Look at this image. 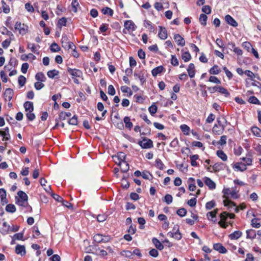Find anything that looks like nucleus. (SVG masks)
I'll return each instance as SVG.
<instances>
[{"label": "nucleus", "mask_w": 261, "mask_h": 261, "mask_svg": "<svg viewBox=\"0 0 261 261\" xmlns=\"http://www.w3.org/2000/svg\"><path fill=\"white\" fill-rule=\"evenodd\" d=\"M17 195L19 198L15 197L16 203L21 206H26L25 202L27 203L28 200V195L22 191H19L17 192Z\"/></svg>", "instance_id": "f257e3e1"}, {"label": "nucleus", "mask_w": 261, "mask_h": 261, "mask_svg": "<svg viewBox=\"0 0 261 261\" xmlns=\"http://www.w3.org/2000/svg\"><path fill=\"white\" fill-rule=\"evenodd\" d=\"M61 43L62 47L66 49H72L73 47H75V45L72 42L69 41L68 38L66 35L62 36Z\"/></svg>", "instance_id": "f03ea898"}, {"label": "nucleus", "mask_w": 261, "mask_h": 261, "mask_svg": "<svg viewBox=\"0 0 261 261\" xmlns=\"http://www.w3.org/2000/svg\"><path fill=\"white\" fill-rule=\"evenodd\" d=\"M138 144L142 148L144 149L150 148L153 146L152 141L146 138H143L142 141L138 142Z\"/></svg>", "instance_id": "7ed1b4c3"}, {"label": "nucleus", "mask_w": 261, "mask_h": 261, "mask_svg": "<svg viewBox=\"0 0 261 261\" xmlns=\"http://www.w3.org/2000/svg\"><path fill=\"white\" fill-rule=\"evenodd\" d=\"M222 192L224 194L223 197L226 199H227L229 195H230L233 199H237L239 197V195L235 191H231L229 188H224Z\"/></svg>", "instance_id": "20e7f679"}, {"label": "nucleus", "mask_w": 261, "mask_h": 261, "mask_svg": "<svg viewBox=\"0 0 261 261\" xmlns=\"http://www.w3.org/2000/svg\"><path fill=\"white\" fill-rule=\"evenodd\" d=\"M67 70L68 72L71 75L72 79H74L75 77H81L83 76V72L80 69L67 67Z\"/></svg>", "instance_id": "39448f33"}, {"label": "nucleus", "mask_w": 261, "mask_h": 261, "mask_svg": "<svg viewBox=\"0 0 261 261\" xmlns=\"http://www.w3.org/2000/svg\"><path fill=\"white\" fill-rule=\"evenodd\" d=\"M15 29L18 30L20 34L23 35L27 32L28 27L24 23H21L19 21H17L15 24Z\"/></svg>", "instance_id": "423d86ee"}, {"label": "nucleus", "mask_w": 261, "mask_h": 261, "mask_svg": "<svg viewBox=\"0 0 261 261\" xmlns=\"http://www.w3.org/2000/svg\"><path fill=\"white\" fill-rule=\"evenodd\" d=\"M224 205L225 206H228L229 208H232L233 207H234V211L236 213H238L239 211V208L237 206L236 204L228 199H225L223 201Z\"/></svg>", "instance_id": "0eeeda50"}, {"label": "nucleus", "mask_w": 261, "mask_h": 261, "mask_svg": "<svg viewBox=\"0 0 261 261\" xmlns=\"http://www.w3.org/2000/svg\"><path fill=\"white\" fill-rule=\"evenodd\" d=\"M224 205L225 206H228L229 208H232L233 207H234V211L236 213H238L239 211V208L237 206L236 204L228 199H225L223 201Z\"/></svg>", "instance_id": "6e6552de"}, {"label": "nucleus", "mask_w": 261, "mask_h": 261, "mask_svg": "<svg viewBox=\"0 0 261 261\" xmlns=\"http://www.w3.org/2000/svg\"><path fill=\"white\" fill-rule=\"evenodd\" d=\"M124 26L125 28L129 31H135L136 29V26L135 25V23L133 21L130 20H126L124 22Z\"/></svg>", "instance_id": "1a4fd4ad"}, {"label": "nucleus", "mask_w": 261, "mask_h": 261, "mask_svg": "<svg viewBox=\"0 0 261 261\" xmlns=\"http://www.w3.org/2000/svg\"><path fill=\"white\" fill-rule=\"evenodd\" d=\"M10 230V225H9L6 222L3 223V226L0 227V232L3 235H6L9 233Z\"/></svg>", "instance_id": "9d476101"}, {"label": "nucleus", "mask_w": 261, "mask_h": 261, "mask_svg": "<svg viewBox=\"0 0 261 261\" xmlns=\"http://www.w3.org/2000/svg\"><path fill=\"white\" fill-rule=\"evenodd\" d=\"M160 31L158 34L159 37L162 39L165 40L166 39L167 37V31L165 27L159 26Z\"/></svg>", "instance_id": "9b49d317"}, {"label": "nucleus", "mask_w": 261, "mask_h": 261, "mask_svg": "<svg viewBox=\"0 0 261 261\" xmlns=\"http://www.w3.org/2000/svg\"><path fill=\"white\" fill-rule=\"evenodd\" d=\"M247 233V238L253 239L255 238V237L256 236V234H257L258 236L261 235V232H260V230H258L257 232L256 233V231L254 229H249L247 230L246 231Z\"/></svg>", "instance_id": "f8f14e48"}, {"label": "nucleus", "mask_w": 261, "mask_h": 261, "mask_svg": "<svg viewBox=\"0 0 261 261\" xmlns=\"http://www.w3.org/2000/svg\"><path fill=\"white\" fill-rule=\"evenodd\" d=\"M213 248L221 253H226L227 251V249L221 243L214 244Z\"/></svg>", "instance_id": "ddd939ff"}, {"label": "nucleus", "mask_w": 261, "mask_h": 261, "mask_svg": "<svg viewBox=\"0 0 261 261\" xmlns=\"http://www.w3.org/2000/svg\"><path fill=\"white\" fill-rule=\"evenodd\" d=\"M225 20L229 25L236 27L238 26V22L230 15H226L225 16Z\"/></svg>", "instance_id": "4468645a"}, {"label": "nucleus", "mask_w": 261, "mask_h": 261, "mask_svg": "<svg viewBox=\"0 0 261 261\" xmlns=\"http://www.w3.org/2000/svg\"><path fill=\"white\" fill-rule=\"evenodd\" d=\"M174 39L178 45L184 46L185 45V40L179 34H176L174 35Z\"/></svg>", "instance_id": "2eb2a0df"}, {"label": "nucleus", "mask_w": 261, "mask_h": 261, "mask_svg": "<svg viewBox=\"0 0 261 261\" xmlns=\"http://www.w3.org/2000/svg\"><path fill=\"white\" fill-rule=\"evenodd\" d=\"M224 129V126L221 125V126H219L217 124H215L213 128V133L215 135H220L223 133Z\"/></svg>", "instance_id": "dca6fc26"}, {"label": "nucleus", "mask_w": 261, "mask_h": 261, "mask_svg": "<svg viewBox=\"0 0 261 261\" xmlns=\"http://www.w3.org/2000/svg\"><path fill=\"white\" fill-rule=\"evenodd\" d=\"M13 91L11 88H7L4 93V98L6 100L10 101L13 96Z\"/></svg>", "instance_id": "f3484780"}, {"label": "nucleus", "mask_w": 261, "mask_h": 261, "mask_svg": "<svg viewBox=\"0 0 261 261\" xmlns=\"http://www.w3.org/2000/svg\"><path fill=\"white\" fill-rule=\"evenodd\" d=\"M15 252L17 254L23 256L26 253L25 246L23 245H17L15 247Z\"/></svg>", "instance_id": "a211bd4d"}, {"label": "nucleus", "mask_w": 261, "mask_h": 261, "mask_svg": "<svg viewBox=\"0 0 261 261\" xmlns=\"http://www.w3.org/2000/svg\"><path fill=\"white\" fill-rule=\"evenodd\" d=\"M204 182L210 189L213 190L216 188V184L210 178L205 177L204 178Z\"/></svg>", "instance_id": "6ab92c4d"}, {"label": "nucleus", "mask_w": 261, "mask_h": 261, "mask_svg": "<svg viewBox=\"0 0 261 261\" xmlns=\"http://www.w3.org/2000/svg\"><path fill=\"white\" fill-rule=\"evenodd\" d=\"M168 235L170 237L175 238L177 240H180L182 238L181 234L178 228H177L176 231L173 232H169Z\"/></svg>", "instance_id": "aec40b11"}, {"label": "nucleus", "mask_w": 261, "mask_h": 261, "mask_svg": "<svg viewBox=\"0 0 261 261\" xmlns=\"http://www.w3.org/2000/svg\"><path fill=\"white\" fill-rule=\"evenodd\" d=\"M144 71H141L139 73L137 72L134 73V76L136 78H138L140 80L142 85H143L146 82V79L144 76Z\"/></svg>", "instance_id": "412c9836"}, {"label": "nucleus", "mask_w": 261, "mask_h": 261, "mask_svg": "<svg viewBox=\"0 0 261 261\" xmlns=\"http://www.w3.org/2000/svg\"><path fill=\"white\" fill-rule=\"evenodd\" d=\"M66 117L63 112H61L59 115V118L55 119L56 124L53 127V129H56L59 126V121L64 120Z\"/></svg>", "instance_id": "4be33fe9"}, {"label": "nucleus", "mask_w": 261, "mask_h": 261, "mask_svg": "<svg viewBox=\"0 0 261 261\" xmlns=\"http://www.w3.org/2000/svg\"><path fill=\"white\" fill-rule=\"evenodd\" d=\"M118 165L120 166L121 171L122 172H126L129 170V164L126 161H120Z\"/></svg>", "instance_id": "5701e85b"}, {"label": "nucleus", "mask_w": 261, "mask_h": 261, "mask_svg": "<svg viewBox=\"0 0 261 261\" xmlns=\"http://www.w3.org/2000/svg\"><path fill=\"white\" fill-rule=\"evenodd\" d=\"M187 71L189 74V76L191 77H194L195 74V66L193 63H190L189 65L188 68L187 69Z\"/></svg>", "instance_id": "b1692460"}, {"label": "nucleus", "mask_w": 261, "mask_h": 261, "mask_svg": "<svg viewBox=\"0 0 261 261\" xmlns=\"http://www.w3.org/2000/svg\"><path fill=\"white\" fill-rule=\"evenodd\" d=\"M188 184L189 185V190L191 191H194L196 190V187L195 184V179L193 177H190L188 180Z\"/></svg>", "instance_id": "393cba45"}, {"label": "nucleus", "mask_w": 261, "mask_h": 261, "mask_svg": "<svg viewBox=\"0 0 261 261\" xmlns=\"http://www.w3.org/2000/svg\"><path fill=\"white\" fill-rule=\"evenodd\" d=\"M165 70L163 66H159L153 68L151 71V73L153 76H156L158 74L162 73Z\"/></svg>", "instance_id": "a878e982"}, {"label": "nucleus", "mask_w": 261, "mask_h": 261, "mask_svg": "<svg viewBox=\"0 0 261 261\" xmlns=\"http://www.w3.org/2000/svg\"><path fill=\"white\" fill-rule=\"evenodd\" d=\"M152 242L155 247L159 250H162L164 249V245L156 238H153L152 239Z\"/></svg>", "instance_id": "bb28decb"}, {"label": "nucleus", "mask_w": 261, "mask_h": 261, "mask_svg": "<svg viewBox=\"0 0 261 261\" xmlns=\"http://www.w3.org/2000/svg\"><path fill=\"white\" fill-rule=\"evenodd\" d=\"M233 168H236L238 171H244L246 170V165L242 163H237L233 166Z\"/></svg>", "instance_id": "cd10ccee"}, {"label": "nucleus", "mask_w": 261, "mask_h": 261, "mask_svg": "<svg viewBox=\"0 0 261 261\" xmlns=\"http://www.w3.org/2000/svg\"><path fill=\"white\" fill-rule=\"evenodd\" d=\"M23 107L25 109V110L27 112L34 111V106L33 102L26 101L24 103Z\"/></svg>", "instance_id": "c85d7f7f"}, {"label": "nucleus", "mask_w": 261, "mask_h": 261, "mask_svg": "<svg viewBox=\"0 0 261 261\" xmlns=\"http://www.w3.org/2000/svg\"><path fill=\"white\" fill-rule=\"evenodd\" d=\"M144 26L145 28H148L149 29V31L150 32H155V29L154 26L152 24L151 22L147 20H145L144 21Z\"/></svg>", "instance_id": "c756f323"}, {"label": "nucleus", "mask_w": 261, "mask_h": 261, "mask_svg": "<svg viewBox=\"0 0 261 261\" xmlns=\"http://www.w3.org/2000/svg\"><path fill=\"white\" fill-rule=\"evenodd\" d=\"M71 7L72 11L74 13H76L78 11V9L81 10L78 0H72L71 2Z\"/></svg>", "instance_id": "7c9ffc66"}, {"label": "nucleus", "mask_w": 261, "mask_h": 261, "mask_svg": "<svg viewBox=\"0 0 261 261\" xmlns=\"http://www.w3.org/2000/svg\"><path fill=\"white\" fill-rule=\"evenodd\" d=\"M242 234L241 231L239 230L234 231L233 233H231L229 236V238L231 240H236L239 239Z\"/></svg>", "instance_id": "2f4dec72"}, {"label": "nucleus", "mask_w": 261, "mask_h": 261, "mask_svg": "<svg viewBox=\"0 0 261 261\" xmlns=\"http://www.w3.org/2000/svg\"><path fill=\"white\" fill-rule=\"evenodd\" d=\"M221 71V69L219 66L217 65H215L209 70V72L211 74H218Z\"/></svg>", "instance_id": "473e14b6"}, {"label": "nucleus", "mask_w": 261, "mask_h": 261, "mask_svg": "<svg viewBox=\"0 0 261 261\" xmlns=\"http://www.w3.org/2000/svg\"><path fill=\"white\" fill-rule=\"evenodd\" d=\"M123 121L125 123V126L126 128L130 129L133 127V124L130 122V119L129 117L125 116L123 119Z\"/></svg>", "instance_id": "72a5a7b5"}, {"label": "nucleus", "mask_w": 261, "mask_h": 261, "mask_svg": "<svg viewBox=\"0 0 261 261\" xmlns=\"http://www.w3.org/2000/svg\"><path fill=\"white\" fill-rule=\"evenodd\" d=\"M251 132L254 136H256L257 137H260L261 130L258 127L252 126L251 128Z\"/></svg>", "instance_id": "f704fd0d"}, {"label": "nucleus", "mask_w": 261, "mask_h": 261, "mask_svg": "<svg viewBox=\"0 0 261 261\" xmlns=\"http://www.w3.org/2000/svg\"><path fill=\"white\" fill-rule=\"evenodd\" d=\"M224 164L222 163H217L213 166V169L215 172H219L223 169Z\"/></svg>", "instance_id": "c9c22d12"}, {"label": "nucleus", "mask_w": 261, "mask_h": 261, "mask_svg": "<svg viewBox=\"0 0 261 261\" xmlns=\"http://www.w3.org/2000/svg\"><path fill=\"white\" fill-rule=\"evenodd\" d=\"M35 79L38 81L44 82L46 81V78L43 72H40L36 74Z\"/></svg>", "instance_id": "e433bc0d"}, {"label": "nucleus", "mask_w": 261, "mask_h": 261, "mask_svg": "<svg viewBox=\"0 0 261 261\" xmlns=\"http://www.w3.org/2000/svg\"><path fill=\"white\" fill-rule=\"evenodd\" d=\"M216 154L223 161H226L227 160V156L224 152L222 150L217 151Z\"/></svg>", "instance_id": "4c0bfd02"}, {"label": "nucleus", "mask_w": 261, "mask_h": 261, "mask_svg": "<svg viewBox=\"0 0 261 261\" xmlns=\"http://www.w3.org/2000/svg\"><path fill=\"white\" fill-rule=\"evenodd\" d=\"M217 91L222 94H224L225 97H229L230 95V93L227 90L221 86L218 87Z\"/></svg>", "instance_id": "58836bf2"}, {"label": "nucleus", "mask_w": 261, "mask_h": 261, "mask_svg": "<svg viewBox=\"0 0 261 261\" xmlns=\"http://www.w3.org/2000/svg\"><path fill=\"white\" fill-rule=\"evenodd\" d=\"M59 74V72L58 70L56 69H53L51 70H49L47 72V75L48 77L50 79H54L55 76L58 75Z\"/></svg>", "instance_id": "ea45409f"}, {"label": "nucleus", "mask_w": 261, "mask_h": 261, "mask_svg": "<svg viewBox=\"0 0 261 261\" xmlns=\"http://www.w3.org/2000/svg\"><path fill=\"white\" fill-rule=\"evenodd\" d=\"M101 12L103 14H105V15L108 14L111 16H112L114 13L113 10L112 9H111L110 8L108 7L103 8L101 10Z\"/></svg>", "instance_id": "a19ab883"}, {"label": "nucleus", "mask_w": 261, "mask_h": 261, "mask_svg": "<svg viewBox=\"0 0 261 261\" xmlns=\"http://www.w3.org/2000/svg\"><path fill=\"white\" fill-rule=\"evenodd\" d=\"M67 19L65 17H62L58 20L57 26L58 28H61L63 26H66Z\"/></svg>", "instance_id": "79ce46f5"}, {"label": "nucleus", "mask_w": 261, "mask_h": 261, "mask_svg": "<svg viewBox=\"0 0 261 261\" xmlns=\"http://www.w3.org/2000/svg\"><path fill=\"white\" fill-rule=\"evenodd\" d=\"M181 58L185 62H187L191 60V56L189 52L186 51L182 54Z\"/></svg>", "instance_id": "37998d69"}, {"label": "nucleus", "mask_w": 261, "mask_h": 261, "mask_svg": "<svg viewBox=\"0 0 261 261\" xmlns=\"http://www.w3.org/2000/svg\"><path fill=\"white\" fill-rule=\"evenodd\" d=\"M6 211L9 213H14L16 211V207L13 204H7L6 206Z\"/></svg>", "instance_id": "c03bdc74"}, {"label": "nucleus", "mask_w": 261, "mask_h": 261, "mask_svg": "<svg viewBox=\"0 0 261 261\" xmlns=\"http://www.w3.org/2000/svg\"><path fill=\"white\" fill-rule=\"evenodd\" d=\"M207 19V17L205 14H200V17H199V21L200 22L201 24L202 25H203V26L206 25Z\"/></svg>", "instance_id": "a18cd8bd"}, {"label": "nucleus", "mask_w": 261, "mask_h": 261, "mask_svg": "<svg viewBox=\"0 0 261 261\" xmlns=\"http://www.w3.org/2000/svg\"><path fill=\"white\" fill-rule=\"evenodd\" d=\"M155 166L160 170H163L164 165L160 159H157L155 160Z\"/></svg>", "instance_id": "49530a36"}, {"label": "nucleus", "mask_w": 261, "mask_h": 261, "mask_svg": "<svg viewBox=\"0 0 261 261\" xmlns=\"http://www.w3.org/2000/svg\"><path fill=\"white\" fill-rule=\"evenodd\" d=\"M1 3L2 4L3 12L6 14L9 13L10 12L9 6L6 4V2L4 0H2Z\"/></svg>", "instance_id": "de8ad7c7"}, {"label": "nucleus", "mask_w": 261, "mask_h": 261, "mask_svg": "<svg viewBox=\"0 0 261 261\" xmlns=\"http://www.w3.org/2000/svg\"><path fill=\"white\" fill-rule=\"evenodd\" d=\"M68 123L70 125H76L78 124L77 116L74 115L68 120Z\"/></svg>", "instance_id": "09e8293b"}, {"label": "nucleus", "mask_w": 261, "mask_h": 261, "mask_svg": "<svg viewBox=\"0 0 261 261\" xmlns=\"http://www.w3.org/2000/svg\"><path fill=\"white\" fill-rule=\"evenodd\" d=\"M180 128L183 133L186 135H189V132L190 131V127L186 124L181 125Z\"/></svg>", "instance_id": "8fccbe9b"}, {"label": "nucleus", "mask_w": 261, "mask_h": 261, "mask_svg": "<svg viewBox=\"0 0 261 261\" xmlns=\"http://www.w3.org/2000/svg\"><path fill=\"white\" fill-rule=\"evenodd\" d=\"M164 202H165L167 204H170L172 202L173 197L171 195L166 194L164 197V199L163 200Z\"/></svg>", "instance_id": "3c124183"}, {"label": "nucleus", "mask_w": 261, "mask_h": 261, "mask_svg": "<svg viewBox=\"0 0 261 261\" xmlns=\"http://www.w3.org/2000/svg\"><path fill=\"white\" fill-rule=\"evenodd\" d=\"M187 213V211L185 208H180L176 211V214L181 217L186 216Z\"/></svg>", "instance_id": "603ef678"}, {"label": "nucleus", "mask_w": 261, "mask_h": 261, "mask_svg": "<svg viewBox=\"0 0 261 261\" xmlns=\"http://www.w3.org/2000/svg\"><path fill=\"white\" fill-rule=\"evenodd\" d=\"M157 110L158 108L154 104L152 105L148 109L149 112L152 116L156 113Z\"/></svg>", "instance_id": "864d4df0"}, {"label": "nucleus", "mask_w": 261, "mask_h": 261, "mask_svg": "<svg viewBox=\"0 0 261 261\" xmlns=\"http://www.w3.org/2000/svg\"><path fill=\"white\" fill-rule=\"evenodd\" d=\"M102 234L99 233L94 235L93 237L94 241L97 243H102Z\"/></svg>", "instance_id": "5fc2aeb1"}, {"label": "nucleus", "mask_w": 261, "mask_h": 261, "mask_svg": "<svg viewBox=\"0 0 261 261\" xmlns=\"http://www.w3.org/2000/svg\"><path fill=\"white\" fill-rule=\"evenodd\" d=\"M259 219L254 218L251 220V225L253 227L259 228L260 226Z\"/></svg>", "instance_id": "6e6d98bb"}, {"label": "nucleus", "mask_w": 261, "mask_h": 261, "mask_svg": "<svg viewBox=\"0 0 261 261\" xmlns=\"http://www.w3.org/2000/svg\"><path fill=\"white\" fill-rule=\"evenodd\" d=\"M121 90L123 93H128L129 96L133 94V92L128 87L125 86H121Z\"/></svg>", "instance_id": "4d7b16f0"}, {"label": "nucleus", "mask_w": 261, "mask_h": 261, "mask_svg": "<svg viewBox=\"0 0 261 261\" xmlns=\"http://www.w3.org/2000/svg\"><path fill=\"white\" fill-rule=\"evenodd\" d=\"M50 48L52 52H58L60 50V47H59L58 44L55 42L51 44Z\"/></svg>", "instance_id": "13d9d810"}, {"label": "nucleus", "mask_w": 261, "mask_h": 261, "mask_svg": "<svg viewBox=\"0 0 261 261\" xmlns=\"http://www.w3.org/2000/svg\"><path fill=\"white\" fill-rule=\"evenodd\" d=\"M215 206V202L214 200H212L207 202L205 204V208L206 210H211Z\"/></svg>", "instance_id": "bf43d9fd"}, {"label": "nucleus", "mask_w": 261, "mask_h": 261, "mask_svg": "<svg viewBox=\"0 0 261 261\" xmlns=\"http://www.w3.org/2000/svg\"><path fill=\"white\" fill-rule=\"evenodd\" d=\"M18 82L19 85L21 87H22L24 85L26 82V78L24 76L21 75L18 77Z\"/></svg>", "instance_id": "052dcab7"}, {"label": "nucleus", "mask_w": 261, "mask_h": 261, "mask_svg": "<svg viewBox=\"0 0 261 261\" xmlns=\"http://www.w3.org/2000/svg\"><path fill=\"white\" fill-rule=\"evenodd\" d=\"M171 64L174 66H177L179 64L178 60L175 55H171Z\"/></svg>", "instance_id": "680f3d73"}, {"label": "nucleus", "mask_w": 261, "mask_h": 261, "mask_svg": "<svg viewBox=\"0 0 261 261\" xmlns=\"http://www.w3.org/2000/svg\"><path fill=\"white\" fill-rule=\"evenodd\" d=\"M207 217L208 219L214 223H216V219H214L216 218V216L214 214V212H210L207 214Z\"/></svg>", "instance_id": "e2e57ef3"}, {"label": "nucleus", "mask_w": 261, "mask_h": 261, "mask_svg": "<svg viewBox=\"0 0 261 261\" xmlns=\"http://www.w3.org/2000/svg\"><path fill=\"white\" fill-rule=\"evenodd\" d=\"M32 231H33V232L35 233V235H34V234L33 235V237L34 238H37V236H39V235H40V232L39 230V228L37 226L34 225L32 227Z\"/></svg>", "instance_id": "0e129e2a"}, {"label": "nucleus", "mask_w": 261, "mask_h": 261, "mask_svg": "<svg viewBox=\"0 0 261 261\" xmlns=\"http://www.w3.org/2000/svg\"><path fill=\"white\" fill-rule=\"evenodd\" d=\"M34 87L37 90H39L44 87V84L41 82L38 81L34 84Z\"/></svg>", "instance_id": "69168bd1"}, {"label": "nucleus", "mask_w": 261, "mask_h": 261, "mask_svg": "<svg viewBox=\"0 0 261 261\" xmlns=\"http://www.w3.org/2000/svg\"><path fill=\"white\" fill-rule=\"evenodd\" d=\"M244 74H246L247 76L249 77L251 81H253V78H255L256 76L250 70H246L244 71Z\"/></svg>", "instance_id": "338daca9"}, {"label": "nucleus", "mask_w": 261, "mask_h": 261, "mask_svg": "<svg viewBox=\"0 0 261 261\" xmlns=\"http://www.w3.org/2000/svg\"><path fill=\"white\" fill-rule=\"evenodd\" d=\"M32 112L28 111V113L26 114L28 119L30 121H33L35 119V115Z\"/></svg>", "instance_id": "774afa93"}]
</instances>
